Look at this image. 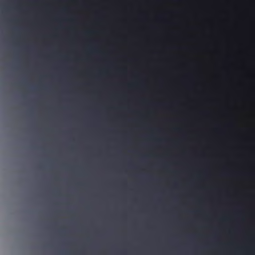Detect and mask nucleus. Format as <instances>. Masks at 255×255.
<instances>
[{"mask_svg": "<svg viewBox=\"0 0 255 255\" xmlns=\"http://www.w3.org/2000/svg\"><path fill=\"white\" fill-rule=\"evenodd\" d=\"M45 112H47V111H45Z\"/></svg>", "mask_w": 255, "mask_h": 255, "instance_id": "f03ea898", "label": "nucleus"}, {"mask_svg": "<svg viewBox=\"0 0 255 255\" xmlns=\"http://www.w3.org/2000/svg\"><path fill=\"white\" fill-rule=\"evenodd\" d=\"M112 98L113 99H124L125 100V99H126L127 97L126 95H118L117 94H113L112 96Z\"/></svg>", "mask_w": 255, "mask_h": 255, "instance_id": "f257e3e1", "label": "nucleus"}]
</instances>
